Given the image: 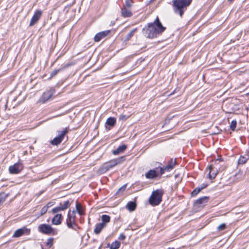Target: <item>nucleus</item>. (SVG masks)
Instances as JSON below:
<instances>
[{"mask_svg":"<svg viewBox=\"0 0 249 249\" xmlns=\"http://www.w3.org/2000/svg\"><path fill=\"white\" fill-rule=\"evenodd\" d=\"M119 119L120 120H125L126 119V116L124 115H121L119 116Z\"/></svg>","mask_w":249,"mask_h":249,"instance_id":"41","label":"nucleus"},{"mask_svg":"<svg viewBox=\"0 0 249 249\" xmlns=\"http://www.w3.org/2000/svg\"><path fill=\"white\" fill-rule=\"evenodd\" d=\"M23 169V166L21 162H17L9 167V172L11 174H18Z\"/></svg>","mask_w":249,"mask_h":249,"instance_id":"8","label":"nucleus"},{"mask_svg":"<svg viewBox=\"0 0 249 249\" xmlns=\"http://www.w3.org/2000/svg\"><path fill=\"white\" fill-rule=\"evenodd\" d=\"M151 24H153L155 27L156 28V31L159 35L163 33L166 29L165 27L162 26L158 17H157L154 21Z\"/></svg>","mask_w":249,"mask_h":249,"instance_id":"11","label":"nucleus"},{"mask_svg":"<svg viewBox=\"0 0 249 249\" xmlns=\"http://www.w3.org/2000/svg\"><path fill=\"white\" fill-rule=\"evenodd\" d=\"M125 238V235L124 233H122L120 235L118 239L120 240H123Z\"/></svg>","mask_w":249,"mask_h":249,"instance_id":"39","label":"nucleus"},{"mask_svg":"<svg viewBox=\"0 0 249 249\" xmlns=\"http://www.w3.org/2000/svg\"><path fill=\"white\" fill-rule=\"evenodd\" d=\"M124 160L125 157L124 156H122L118 158L110 160L109 161L104 164L100 168V170L101 172L105 173L116 165L122 163Z\"/></svg>","mask_w":249,"mask_h":249,"instance_id":"4","label":"nucleus"},{"mask_svg":"<svg viewBox=\"0 0 249 249\" xmlns=\"http://www.w3.org/2000/svg\"><path fill=\"white\" fill-rule=\"evenodd\" d=\"M71 66V64H67L66 65H65V66H64L61 69H57V70H55L54 71H53L51 73V74H50V76L51 77L50 78H52L54 76H55L58 72H59L60 71H61L62 70H63V69H65L68 67H69V66Z\"/></svg>","mask_w":249,"mask_h":249,"instance_id":"21","label":"nucleus"},{"mask_svg":"<svg viewBox=\"0 0 249 249\" xmlns=\"http://www.w3.org/2000/svg\"><path fill=\"white\" fill-rule=\"evenodd\" d=\"M58 136L51 141V143L53 145H57L62 142L64 136L68 132V128H65L63 131H58Z\"/></svg>","mask_w":249,"mask_h":249,"instance_id":"6","label":"nucleus"},{"mask_svg":"<svg viewBox=\"0 0 249 249\" xmlns=\"http://www.w3.org/2000/svg\"><path fill=\"white\" fill-rule=\"evenodd\" d=\"M163 191L161 190L153 191L149 198V203L152 206L159 205L162 201Z\"/></svg>","mask_w":249,"mask_h":249,"instance_id":"2","label":"nucleus"},{"mask_svg":"<svg viewBox=\"0 0 249 249\" xmlns=\"http://www.w3.org/2000/svg\"><path fill=\"white\" fill-rule=\"evenodd\" d=\"M49 208V206L48 204L47 205L44 206L40 211V213L39 214V215H42L44 214H45L48 211V208Z\"/></svg>","mask_w":249,"mask_h":249,"instance_id":"30","label":"nucleus"},{"mask_svg":"<svg viewBox=\"0 0 249 249\" xmlns=\"http://www.w3.org/2000/svg\"><path fill=\"white\" fill-rule=\"evenodd\" d=\"M122 15L124 17H130L132 16V13L130 10L124 7L122 8Z\"/></svg>","mask_w":249,"mask_h":249,"instance_id":"26","label":"nucleus"},{"mask_svg":"<svg viewBox=\"0 0 249 249\" xmlns=\"http://www.w3.org/2000/svg\"><path fill=\"white\" fill-rule=\"evenodd\" d=\"M62 216L61 214H56L52 219V223L54 225H59L61 223Z\"/></svg>","mask_w":249,"mask_h":249,"instance_id":"16","label":"nucleus"},{"mask_svg":"<svg viewBox=\"0 0 249 249\" xmlns=\"http://www.w3.org/2000/svg\"><path fill=\"white\" fill-rule=\"evenodd\" d=\"M168 249H175L174 248H169Z\"/></svg>","mask_w":249,"mask_h":249,"instance_id":"42","label":"nucleus"},{"mask_svg":"<svg viewBox=\"0 0 249 249\" xmlns=\"http://www.w3.org/2000/svg\"><path fill=\"white\" fill-rule=\"evenodd\" d=\"M38 230L40 232L46 234H50L51 233H53V234H55L53 228L48 224H43L39 225L38 227Z\"/></svg>","mask_w":249,"mask_h":249,"instance_id":"7","label":"nucleus"},{"mask_svg":"<svg viewBox=\"0 0 249 249\" xmlns=\"http://www.w3.org/2000/svg\"><path fill=\"white\" fill-rule=\"evenodd\" d=\"M110 32V30H106L98 33L94 36V41L95 42L100 41L101 39L108 36Z\"/></svg>","mask_w":249,"mask_h":249,"instance_id":"14","label":"nucleus"},{"mask_svg":"<svg viewBox=\"0 0 249 249\" xmlns=\"http://www.w3.org/2000/svg\"><path fill=\"white\" fill-rule=\"evenodd\" d=\"M66 223L69 228L76 230L75 227L76 226V224L75 222V212L74 211L71 212L70 210L69 211Z\"/></svg>","mask_w":249,"mask_h":249,"instance_id":"5","label":"nucleus"},{"mask_svg":"<svg viewBox=\"0 0 249 249\" xmlns=\"http://www.w3.org/2000/svg\"><path fill=\"white\" fill-rule=\"evenodd\" d=\"M76 210L80 215H82L83 214V211L82 206L77 202H76Z\"/></svg>","mask_w":249,"mask_h":249,"instance_id":"29","label":"nucleus"},{"mask_svg":"<svg viewBox=\"0 0 249 249\" xmlns=\"http://www.w3.org/2000/svg\"><path fill=\"white\" fill-rule=\"evenodd\" d=\"M237 122L235 120H233L231 121L230 124V128L232 130H234L236 126Z\"/></svg>","mask_w":249,"mask_h":249,"instance_id":"34","label":"nucleus"},{"mask_svg":"<svg viewBox=\"0 0 249 249\" xmlns=\"http://www.w3.org/2000/svg\"><path fill=\"white\" fill-rule=\"evenodd\" d=\"M176 165V161L175 160L171 159L168 164L166 166L160 168V173L163 174L165 171L169 172L172 170Z\"/></svg>","mask_w":249,"mask_h":249,"instance_id":"10","label":"nucleus"},{"mask_svg":"<svg viewBox=\"0 0 249 249\" xmlns=\"http://www.w3.org/2000/svg\"><path fill=\"white\" fill-rule=\"evenodd\" d=\"M126 185H124L122 187H121L117 192V193H119L120 192H123L126 189Z\"/></svg>","mask_w":249,"mask_h":249,"instance_id":"37","label":"nucleus"},{"mask_svg":"<svg viewBox=\"0 0 249 249\" xmlns=\"http://www.w3.org/2000/svg\"><path fill=\"white\" fill-rule=\"evenodd\" d=\"M137 30V28H135V29H132L125 36V37L124 38V40L125 41H127L129 40L131 38V37L133 36V35H134L135 33L136 32Z\"/></svg>","mask_w":249,"mask_h":249,"instance_id":"25","label":"nucleus"},{"mask_svg":"<svg viewBox=\"0 0 249 249\" xmlns=\"http://www.w3.org/2000/svg\"><path fill=\"white\" fill-rule=\"evenodd\" d=\"M201 191V190L199 188V187L196 188L191 193L192 196H196Z\"/></svg>","mask_w":249,"mask_h":249,"instance_id":"31","label":"nucleus"},{"mask_svg":"<svg viewBox=\"0 0 249 249\" xmlns=\"http://www.w3.org/2000/svg\"><path fill=\"white\" fill-rule=\"evenodd\" d=\"M120 242L115 241L111 244L110 249H118L120 248Z\"/></svg>","mask_w":249,"mask_h":249,"instance_id":"28","label":"nucleus"},{"mask_svg":"<svg viewBox=\"0 0 249 249\" xmlns=\"http://www.w3.org/2000/svg\"><path fill=\"white\" fill-rule=\"evenodd\" d=\"M192 1V0H172L175 13L179 15L181 17L187 7L191 3Z\"/></svg>","mask_w":249,"mask_h":249,"instance_id":"1","label":"nucleus"},{"mask_svg":"<svg viewBox=\"0 0 249 249\" xmlns=\"http://www.w3.org/2000/svg\"><path fill=\"white\" fill-rule=\"evenodd\" d=\"M209 199V197L208 196H203L201 197L198 199H197L194 203V205L196 206L199 207L201 205H204L206 203Z\"/></svg>","mask_w":249,"mask_h":249,"instance_id":"15","label":"nucleus"},{"mask_svg":"<svg viewBox=\"0 0 249 249\" xmlns=\"http://www.w3.org/2000/svg\"><path fill=\"white\" fill-rule=\"evenodd\" d=\"M247 159L244 157H241L238 160V163L243 164L246 162Z\"/></svg>","mask_w":249,"mask_h":249,"instance_id":"35","label":"nucleus"},{"mask_svg":"<svg viewBox=\"0 0 249 249\" xmlns=\"http://www.w3.org/2000/svg\"><path fill=\"white\" fill-rule=\"evenodd\" d=\"M101 223H103L106 227L107 224L108 223L110 220V217L107 214H103L101 216Z\"/></svg>","mask_w":249,"mask_h":249,"instance_id":"24","label":"nucleus"},{"mask_svg":"<svg viewBox=\"0 0 249 249\" xmlns=\"http://www.w3.org/2000/svg\"><path fill=\"white\" fill-rule=\"evenodd\" d=\"M127 146L125 144H123L119 146L116 149L112 151V154L115 155H118L123 153L126 148Z\"/></svg>","mask_w":249,"mask_h":249,"instance_id":"17","label":"nucleus"},{"mask_svg":"<svg viewBox=\"0 0 249 249\" xmlns=\"http://www.w3.org/2000/svg\"><path fill=\"white\" fill-rule=\"evenodd\" d=\"M25 230H25L24 229H19L16 230L15 231L14 233L13 234V237H20L24 234Z\"/></svg>","mask_w":249,"mask_h":249,"instance_id":"23","label":"nucleus"},{"mask_svg":"<svg viewBox=\"0 0 249 249\" xmlns=\"http://www.w3.org/2000/svg\"><path fill=\"white\" fill-rule=\"evenodd\" d=\"M126 208L130 212L134 211L136 208V204L134 202L130 201L127 204Z\"/></svg>","mask_w":249,"mask_h":249,"instance_id":"22","label":"nucleus"},{"mask_svg":"<svg viewBox=\"0 0 249 249\" xmlns=\"http://www.w3.org/2000/svg\"><path fill=\"white\" fill-rule=\"evenodd\" d=\"M70 200L64 202V204H60L59 206L56 207L52 210V213H54L61 211H64L67 209L71 204Z\"/></svg>","mask_w":249,"mask_h":249,"instance_id":"12","label":"nucleus"},{"mask_svg":"<svg viewBox=\"0 0 249 249\" xmlns=\"http://www.w3.org/2000/svg\"><path fill=\"white\" fill-rule=\"evenodd\" d=\"M55 90L53 89H51L50 90L45 92L39 99V102L45 103L46 102L49 101L52 96L54 94Z\"/></svg>","mask_w":249,"mask_h":249,"instance_id":"9","label":"nucleus"},{"mask_svg":"<svg viewBox=\"0 0 249 249\" xmlns=\"http://www.w3.org/2000/svg\"><path fill=\"white\" fill-rule=\"evenodd\" d=\"M48 204L49 206V207L51 206V205L50 204V203H49Z\"/></svg>","mask_w":249,"mask_h":249,"instance_id":"43","label":"nucleus"},{"mask_svg":"<svg viewBox=\"0 0 249 249\" xmlns=\"http://www.w3.org/2000/svg\"><path fill=\"white\" fill-rule=\"evenodd\" d=\"M132 0H125L124 6L130 8L132 5Z\"/></svg>","mask_w":249,"mask_h":249,"instance_id":"33","label":"nucleus"},{"mask_svg":"<svg viewBox=\"0 0 249 249\" xmlns=\"http://www.w3.org/2000/svg\"><path fill=\"white\" fill-rule=\"evenodd\" d=\"M41 15L42 11L41 10H37L31 19L29 24L30 26H32L36 24L40 18Z\"/></svg>","mask_w":249,"mask_h":249,"instance_id":"13","label":"nucleus"},{"mask_svg":"<svg viewBox=\"0 0 249 249\" xmlns=\"http://www.w3.org/2000/svg\"><path fill=\"white\" fill-rule=\"evenodd\" d=\"M207 171H209V178L210 179L214 178L217 174V172L216 171H214L212 166H210L208 169H206Z\"/></svg>","mask_w":249,"mask_h":249,"instance_id":"19","label":"nucleus"},{"mask_svg":"<svg viewBox=\"0 0 249 249\" xmlns=\"http://www.w3.org/2000/svg\"><path fill=\"white\" fill-rule=\"evenodd\" d=\"M105 227H106V226H105V225L103 223H100L97 224L96 225L95 228L94 230V233L96 234H99L101 232V231H102V230H103V229H104Z\"/></svg>","mask_w":249,"mask_h":249,"instance_id":"18","label":"nucleus"},{"mask_svg":"<svg viewBox=\"0 0 249 249\" xmlns=\"http://www.w3.org/2000/svg\"><path fill=\"white\" fill-rule=\"evenodd\" d=\"M116 123V119L114 117L108 118L106 124L109 126H113Z\"/></svg>","mask_w":249,"mask_h":249,"instance_id":"27","label":"nucleus"},{"mask_svg":"<svg viewBox=\"0 0 249 249\" xmlns=\"http://www.w3.org/2000/svg\"><path fill=\"white\" fill-rule=\"evenodd\" d=\"M53 243V239L50 238L47 240V241L46 242V245L48 246H49L50 247L52 246Z\"/></svg>","mask_w":249,"mask_h":249,"instance_id":"36","label":"nucleus"},{"mask_svg":"<svg viewBox=\"0 0 249 249\" xmlns=\"http://www.w3.org/2000/svg\"><path fill=\"white\" fill-rule=\"evenodd\" d=\"M207 186V184H202L200 187H199V188L202 190L203 189L205 188Z\"/></svg>","mask_w":249,"mask_h":249,"instance_id":"40","label":"nucleus"},{"mask_svg":"<svg viewBox=\"0 0 249 249\" xmlns=\"http://www.w3.org/2000/svg\"><path fill=\"white\" fill-rule=\"evenodd\" d=\"M226 228V225L225 224H221L217 227L218 231H222L224 230Z\"/></svg>","mask_w":249,"mask_h":249,"instance_id":"38","label":"nucleus"},{"mask_svg":"<svg viewBox=\"0 0 249 249\" xmlns=\"http://www.w3.org/2000/svg\"><path fill=\"white\" fill-rule=\"evenodd\" d=\"M153 24L148 23L147 26L142 30V34L148 38H153L159 36L156 31V28L155 27Z\"/></svg>","mask_w":249,"mask_h":249,"instance_id":"3","label":"nucleus"},{"mask_svg":"<svg viewBox=\"0 0 249 249\" xmlns=\"http://www.w3.org/2000/svg\"><path fill=\"white\" fill-rule=\"evenodd\" d=\"M157 174L155 170H150L145 174V177L147 178L152 179L157 177Z\"/></svg>","mask_w":249,"mask_h":249,"instance_id":"20","label":"nucleus"},{"mask_svg":"<svg viewBox=\"0 0 249 249\" xmlns=\"http://www.w3.org/2000/svg\"><path fill=\"white\" fill-rule=\"evenodd\" d=\"M7 197V195L5 193H0V204L3 203Z\"/></svg>","mask_w":249,"mask_h":249,"instance_id":"32","label":"nucleus"}]
</instances>
